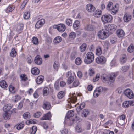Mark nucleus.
<instances>
[{"label":"nucleus","instance_id":"nucleus-1","mask_svg":"<svg viewBox=\"0 0 134 134\" xmlns=\"http://www.w3.org/2000/svg\"><path fill=\"white\" fill-rule=\"evenodd\" d=\"M101 79L104 82L110 84L114 81L115 76L114 73H112L109 75L103 74L101 76Z\"/></svg>","mask_w":134,"mask_h":134},{"label":"nucleus","instance_id":"nucleus-2","mask_svg":"<svg viewBox=\"0 0 134 134\" xmlns=\"http://www.w3.org/2000/svg\"><path fill=\"white\" fill-rule=\"evenodd\" d=\"M109 31L106 29L100 30L98 32V37L101 39L104 40L107 38L109 36Z\"/></svg>","mask_w":134,"mask_h":134},{"label":"nucleus","instance_id":"nucleus-3","mask_svg":"<svg viewBox=\"0 0 134 134\" xmlns=\"http://www.w3.org/2000/svg\"><path fill=\"white\" fill-rule=\"evenodd\" d=\"M94 55L93 53L91 52H88L85 57L84 62L87 64H90L92 63L94 60Z\"/></svg>","mask_w":134,"mask_h":134},{"label":"nucleus","instance_id":"nucleus-4","mask_svg":"<svg viewBox=\"0 0 134 134\" xmlns=\"http://www.w3.org/2000/svg\"><path fill=\"white\" fill-rule=\"evenodd\" d=\"M113 19L112 16L110 14H105L102 16L101 20L104 24L110 22Z\"/></svg>","mask_w":134,"mask_h":134},{"label":"nucleus","instance_id":"nucleus-5","mask_svg":"<svg viewBox=\"0 0 134 134\" xmlns=\"http://www.w3.org/2000/svg\"><path fill=\"white\" fill-rule=\"evenodd\" d=\"M96 60L97 64H103L105 63L107 59L104 56H101L97 57L96 58Z\"/></svg>","mask_w":134,"mask_h":134},{"label":"nucleus","instance_id":"nucleus-6","mask_svg":"<svg viewBox=\"0 0 134 134\" xmlns=\"http://www.w3.org/2000/svg\"><path fill=\"white\" fill-rule=\"evenodd\" d=\"M66 76L68 77L67 83L69 84H71L74 80V77L72 76L71 72L70 71H68L66 73Z\"/></svg>","mask_w":134,"mask_h":134},{"label":"nucleus","instance_id":"nucleus-7","mask_svg":"<svg viewBox=\"0 0 134 134\" xmlns=\"http://www.w3.org/2000/svg\"><path fill=\"white\" fill-rule=\"evenodd\" d=\"M124 94L130 99H132L134 97V94L133 92L129 89L125 90L124 92Z\"/></svg>","mask_w":134,"mask_h":134},{"label":"nucleus","instance_id":"nucleus-8","mask_svg":"<svg viewBox=\"0 0 134 134\" xmlns=\"http://www.w3.org/2000/svg\"><path fill=\"white\" fill-rule=\"evenodd\" d=\"M122 105L125 108H127L130 106H133L134 105V101H125L123 103Z\"/></svg>","mask_w":134,"mask_h":134},{"label":"nucleus","instance_id":"nucleus-9","mask_svg":"<svg viewBox=\"0 0 134 134\" xmlns=\"http://www.w3.org/2000/svg\"><path fill=\"white\" fill-rule=\"evenodd\" d=\"M131 19V16L130 14L128 13H126L124 14L123 17L124 21L127 23L129 22Z\"/></svg>","mask_w":134,"mask_h":134},{"label":"nucleus","instance_id":"nucleus-10","mask_svg":"<svg viewBox=\"0 0 134 134\" xmlns=\"http://www.w3.org/2000/svg\"><path fill=\"white\" fill-rule=\"evenodd\" d=\"M45 22L44 19H42L37 22L35 24V27L36 28L38 29L41 27L43 25Z\"/></svg>","mask_w":134,"mask_h":134},{"label":"nucleus","instance_id":"nucleus-11","mask_svg":"<svg viewBox=\"0 0 134 134\" xmlns=\"http://www.w3.org/2000/svg\"><path fill=\"white\" fill-rule=\"evenodd\" d=\"M74 111L72 110L69 111L67 113L66 116L65 118V122L66 123V120H69L70 118L74 116Z\"/></svg>","mask_w":134,"mask_h":134},{"label":"nucleus","instance_id":"nucleus-12","mask_svg":"<svg viewBox=\"0 0 134 134\" xmlns=\"http://www.w3.org/2000/svg\"><path fill=\"white\" fill-rule=\"evenodd\" d=\"M57 29L60 32H63L65 31L66 27L64 25L60 24L58 25Z\"/></svg>","mask_w":134,"mask_h":134},{"label":"nucleus","instance_id":"nucleus-13","mask_svg":"<svg viewBox=\"0 0 134 134\" xmlns=\"http://www.w3.org/2000/svg\"><path fill=\"white\" fill-rule=\"evenodd\" d=\"M51 115L50 112H48L44 115L41 118V119L43 120H50L51 119Z\"/></svg>","mask_w":134,"mask_h":134},{"label":"nucleus","instance_id":"nucleus-14","mask_svg":"<svg viewBox=\"0 0 134 134\" xmlns=\"http://www.w3.org/2000/svg\"><path fill=\"white\" fill-rule=\"evenodd\" d=\"M35 62L36 64L40 65L42 63V60L40 56L37 55L35 58Z\"/></svg>","mask_w":134,"mask_h":134},{"label":"nucleus","instance_id":"nucleus-15","mask_svg":"<svg viewBox=\"0 0 134 134\" xmlns=\"http://www.w3.org/2000/svg\"><path fill=\"white\" fill-rule=\"evenodd\" d=\"M118 36L119 37H123L125 36V33L123 30L121 29H119L116 31Z\"/></svg>","mask_w":134,"mask_h":134},{"label":"nucleus","instance_id":"nucleus-16","mask_svg":"<svg viewBox=\"0 0 134 134\" xmlns=\"http://www.w3.org/2000/svg\"><path fill=\"white\" fill-rule=\"evenodd\" d=\"M107 28L109 30L114 31L117 29V26L114 24H109L108 25Z\"/></svg>","mask_w":134,"mask_h":134},{"label":"nucleus","instance_id":"nucleus-17","mask_svg":"<svg viewBox=\"0 0 134 134\" xmlns=\"http://www.w3.org/2000/svg\"><path fill=\"white\" fill-rule=\"evenodd\" d=\"M44 79V77L42 76H39L37 77L36 80L37 83L38 84H40L43 81Z\"/></svg>","mask_w":134,"mask_h":134},{"label":"nucleus","instance_id":"nucleus-18","mask_svg":"<svg viewBox=\"0 0 134 134\" xmlns=\"http://www.w3.org/2000/svg\"><path fill=\"white\" fill-rule=\"evenodd\" d=\"M125 116V115L122 114L119 116V118L118 119V121L120 124H123L124 123Z\"/></svg>","mask_w":134,"mask_h":134},{"label":"nucleus","instance_id":"nucleus-19","mask_svg":"<svg viewBox=\"0 0 134 134\" xmlns=\"http://www.w3.org/2000/svg\"><path fill=\"white\" fill-rule=\"evenodd\" d=\"M31 72L32 74L35 75H37L39 74L40 70L37 68L34 67L32 69Z\"/></svg>","mask_w":134,"mask_h":134},{"label":"nucleus","instance_id":"nucleus-20","mask_svg":"<svg viewBox=\"0 0 134 134\" xmlns=\"http://www.w3.org/2000/svg\"><path fill=\"white\" fill-rule=\"evenodd\" d=\"M12 107V105L10 104L5 105L3 107V110L5 112L9 111Z\"/></svg>","mask_w":134,"mask_h":134},{"label":"nucleus","instance_id":"nucleus-21","mask_svg":"<svg viewBox=\"0 0 134 134\" xmlns=\"http://www.w3.org/2000/svg\"><path fill=\"white\" fill-rule=\"evenodd\" d=\"M43 107L46 110H49L51 107L50 104L48 101H45L44 102Z\"/></svg>","mask_w":134,"mask_h":134},{"label":"nucleus","instance_id":"nucleus-22","mask_svg":"<svg viewBox=\"0 0 134 134\" xmlns=\"http://www.w3.org/2000/svg\"><path fill=\"white\" fill-rule=\"evenodd\" d=\"M102 14V11L99 9H97L95 11L94 13V16L96 17H99Z\"/></svg>","mask_w":134,"mask_h":134},{"label":"nucleus","instance_id":"nucleus-23","mask_svg":"<svg viewBox=\"0 0 134 134\" xmlns=\"http://www.w3.org/2000/svg\"><path fill=\"white\" fill-rule=\"evenodd\" d=\"M62 41L61 37L58 36L55 37L53 40V42L55 44L59 43Z\"/></svg>","mask_w":134,"mask_h":134},{"label":"nucleus","instance_id":"nucleus-24","mask_svg":"<svg viewBox=\"0 0 134 134\" xmlns=\"http://www.w3.org/2000/svg\"><path fill=\"white\" fill-rule=\"evenodd\" d=\"M80 25V23L79 21L76 20L74 23L73 27L75 29H77L79 27Z\"/></svg>","mask_w":134,"mask_h":134},{"label":"nucleus","instance_id":"nucleus-25","mask_svg":"<svg viewBox=\"0 0 134 134\" xmlns=\"http://www.w3.org/2000/svg\"><path fill=\"white\" fill-rule=\"evenodd\" d=\"M0 86L1 87L5 88L7 87L8 85L5 81L2 80L0 81Z\"/></svg>","mask_w":134,"mask_h":134},{"label":"nucleus","instance_id":"nucleus-26","mask_svg":"<svg viewBox=\"0 0 134 134\" xmlns=\"http://www.w3.org/2000/svg\"><path fill=\"white\" fill-rule=\"evenodd\" d=\"M96 53L97 55H100L102 53V50L100 47L98 46L96 48Z\"/></svg>","mask_w":134,"mask_h":134},{"label":"nucleus","instance_id":"nucleus-27","mask_svg":"<svg viewBox=\"0 0 134 134\" xmlns=\"http://www.w3.org/2000/svg\"><path fill=\"white\" fill-rule=\"evenodd\" d=\"M80 84V82L78 79H75L72 85V87H76L78 86Z\"/></svg>","mask_w":134,"mask_h":134},{"label":"nucleus","instance_id":"nucleus-28","mask_svg":"<svg viewBox=\"0 0 134 134\" xmlns=\"http://www.w3.org/2000/svg\"><path fill=\"white\" fill-rule=\"evenodd\" d=\"M89 113V111L87 109H85L82 111V116L86 117L88 115Z\"/></svg>","mask_w":134,"mask_h":134},{"label":"nucleus","instance_id":"nucleus-29","mask_svg":"<svg viewBox=\"0 0 134 134\" xmlns=\"http://www.w3.org/2000/svg\"><path fill=\"white\" fill-rule=\"evenodd\" d=\"M3 116L5 120H8L10 118V114L7 112H5L3 114Z\"/></svg>","mask_w":134,"mask_h":134},{"label":"nucleus","instance_id":"nucleus-30","mask_svg":"<svg viewBox=\"0 0 134 134\" xmlns=\"http://www.w3.org/2000/svg\"><path fill=\"white\" fill-rule=\"evenodd\" d=\"M37 131V127L36 126H33L30 130V133L31 134H35Z\"/></svg>","mask_w":134,"mask_h":134},{"label":"nucleus","instance_id":"nucleus-31","mask_svg":"<svg viewBox=\"0 0 134 134\" xmlns=\"http://www.w3.org/2000/svg\"><path fill=\"white\" fill-rule=\"evenodd\" d=\"M126 60V56L125 55H122L120 59V61L122 63H125Z\"/></svg>","mask_w":134,"mask_h":134},{"label":"nucleus","instance_id":"nucleus-32","mask_svg":"<svg viewBox=\"0 0 134 134\" xmlns=\"http://www.w3.org/2000/svg\"><path fill=\"white\" fill-rule=\"evenodd\" d=\"M49 92V88L47 87H44L43 90V93L45 96H46L48 95Z\"/></svg>","mask_w":134,"mask_h":134},{"label":"nucleus","instance_id":"nucleus-33","mask_svg":"<svg viewBox=\"0 0 134 134\" xmlns=\"http://www.w3.org/2000/svg\"><path fill=\"white\" fill-rule=\"evenodd\" d=\"M127 51L128 52L131 53L134 51V46L132 44H131L128 48Z\"/></svg>","mask_w":134,"mask_h":134},{"label":"nucleus","instance_id":"nucleus-34","mask_svg":"<svg viewBox=\"0 0 134 134\" xmlns=\"http://www.w3.org/2000/svg\"><path fill=\"white\" fill-rule=\"evenodd\" d=\"M87 45L85 43L82 44L80 47V50L81 52H83L86 50V48Z\"/></svg>","mask_w":134,"mask_h":134},{"label":"nucleus","instance_id":"nucleus-35","mask_svg":"<svg viewBox=\"0 0 134 134\" xmlns=\"http://www.w3.org/2000/svg\"><path fill=\"white\" fill-rule=\"evenodd\" d=\"M106 89L105 88H103L102 87H99L97 88L96 90L100 94L104 91H105Z\"/></svg>","mask_w":134,"mask_h":134},{"label":"nucleus","instance_id":"nucleus-36","mask_svg":"<svg viewBox=\"0 0 134 134\" xmlns=\"http://www.w3.org/2000/svg\"><path fill=\"white\" fill-rule=\"evenodd\" d=\"M16 54V52L14 48L12 49L10 55L12 57H14L15 56Z\"/></svg>","mask_w":134,"mask_h":134},{"label":"nucleus","instance_id":"nucleus-37","mask_svg":"<svg viewBox=\"0 0 134 134\" xmlns=\"http://www.w3.org/2000/svg\"><path fill=\"white\" fill-rule=\"evenodd\" d=\"M64 95V93L63 91H60L59 92L58 94V98L61 99L63 97Z\"/></svg>","mask_w":134,"mask_h":134},{"label":"nucleus","instance_id":"nucleus-38","mask_svg":"<svg viewBox=\"0 0 134 134\" xmlns=\"http://www.w3.org/2000/svg\"><path fill=\"white\" fill-rule=\"evenodd\" d=\"M37 121L36 120L31 119L27 121L26 122V123L27 124H35Z\"/></svg>","mask_w":134,"mask_h":134},{"label":"nucleus","instance_id":"nucleus-39","mask_svg":"<svg viewBox=\"0 0 134 134\" xmlns=\"http://www.w3.org/2000/svg\"><path fill=\"white\" fill-rule=\"evenodd\" d=\"M30 16V13L28 12H25L24 13V17L25 19H28Z\"/></svg>","mask_w":134,"mask_h":134},{"label":"nucleus","instance_id":"nucleus-40","mask_svg":"<svg viewBox=\"0 0 134 134\" xmlns=\"http://www.w3.org/2000/svg\"><path fill=\"white\" fill-rule=\"evenodd\" d=\"M32 42L35 45L38 44V41L37 38L36 37H34L32 39Z\"/></svg>","mask_w":134,"mask_h":134},{"label":"nucleus","instance_id":"nucleus-41","mask_svg":"<svg viewBox=\"0 0 134 134\" xmlns=\"http://www.w3.org/2000/svg\"><path fill=\"white\" fill-rule=\"evenodd\" d=\"M85 29L87 31H91L93 30V26L91 25L87 26L85 27Z\"/></svg>","mask_w":134,"mask_h":134},{"label":"nucleus","instance_id":"nucleus-42","mask_svg":"<svg viewBox=\"0 0 134 134\" xmlns=\"http://www.w3.org/2000/svg\"><path fill=\"white\" fill-rule=\"evenodd\" d=\"M76 37V34L75 32H71L69 35V38L72 39H74Z\"/></svg>","mask_w":134,"mask_h":134},{"label":"nucleus","instance_id":"nucleus-43","mask_svg":"<svg viewBox=\"0 0 134 134\" xmlns=\"http://www.w3.org/2000/svg\"><path fill=\"white\" fill-rule=\"evenodd\" d=\"M109 11L111 13L113 14L114 15L116 14L118 11V9H109Z\"/></svg>","mask_w":134,"mask_h":134},{"label":"nucleus","instance_id":"nucleus-44","mask_svg":"<svg viewBox=\"0 0 134 134\" xmlns=\"http://www.w3.org/2000/svg\"><path fill=\"white\" fill-rule=\"evenodd\" d=\"M21 80L22 81H25L27 79V77L25 74H22L20 75Z\"/></svg>","mask_w":134,"mask_h":134},{"label":"nucleus","instance_id":"nucleus-45","mask_svg":"<svg viewBox=\"0 0 134 134\" xmlns=\"http://www.w3.org/2000/svg\"><path fill=\"white\" fill-rule=\"evenodd\" d=\"M75 63L77 65H80L81 63V59L80 58H77L75 60Z\"/></svg>","mask_w":134,"mask_h":134},{"label":"nucleus","instance_id":"nucleus-46","mask_svg":"<svg viewBox=\"0 0 134 134\" xmlns=\"http://www.w3.org/2000/svg\"><path fill=\"white\" fill-rule=\"evenodd\" d=\"M66 24L69 26H71L72 25V20L70 19H66Z\"/></svg>","mask_w":134,"mask_h":134},{"label":"nucleus","instance_id":"nucleus-47","mask_svg":"<svg viewBox=\"0 0 134 134\" xmlns=\"http://www.w3.org/2000/svg\"><path fill=\"white\" fill-rule=\"evenodd\" d=\"M76 100V97L75 96H72L70 98V100L71 102L73 103H75Z\"/></svg>","mask_w":134,"mask_h":134},{"label":"nucleus","instance_id":"nucleus-48","mask_svg":"<svg viewBox=\"0 0 134 134\" xmlns=\"http://www.w3.org/2000/svg\"><path fill=\"white\" fill-rule=\"evenodd\" d=\"M75 129L76 131L78 132H80L82 131V129L80 125H77Z\"/></svg>","mask_w":134,"mask_h":134},{"label":"nucleus","instance_id":"nucleus-49","mask_svg":"<svg viewBox=\"0 0 134 134\" xmlns=\"http://www.w3.org/2000/svg\"><path fill=\"white\" fill-rule=\"evenodd\" d=\"M9 90L11 93H15V91L14 88L12 85H10L9 87Z\"/></svg>","mask_w":134,"mask_h":134},{"label":"nucleus","instance_id":"nucleus-50","mask_svg":"<svg viewBox=\"0 0 134 134\" xmlns=\"http://www.w3.org/2000/svg\"><path fill=\"white\" fill-rule=\"evenodd\" d=\"M100 75L99 74H97L95 77L93 79V81L94 82H95L98 81L100 77Z\"/></svg>","mask_w":134,"mask_h":134},{"label":"nucleus","instance_id":"nucleus-51","mask_svg":"<svg viewBox=\"0 0 134 134\" xmlns=\"http://www.w3.org/2000/svg\"><path fill=\"white\" fill-rule=\"evenodd\" d=\"M23 28V25L22 24L18 25L17 27V29L18 31L22 30Z\"/></svg>","mask_w":134,"mask_h":134},{"label":"nucleus","instance_id":"nucleus-52","mask_svg":"<svg viewBox=\"0 0 134 134\" xmlns=\"http://www.w3.org/2000/svg\"><path fill=\"white\" fill-rule=\"evenodd\" d=\"M30 117V114L29 112H26L23 115V117L25 119H27Z\"/></svg>","mask_w":134,"mask_h":134},{"label":"nucleus","instance_id":"nucleus-53","mask_svg":"<svg viewBox=\"0 0 134 134\" xmlns=\"http://www.w3.org/2000/svg\"><path fill=\"white\" fill-rule=\"evenodd\" d=\"M129 67L128 66H123L121 69V70L123 72H125L126 71L129 69Z\"/></svg>","mask_w":134,"mask_h":134},{"label":"nucleus","instance_id":"nucleus-54","mask_svg":"<svg viewBox=\"0 0 134 134\" xmlns=\"http://www.w3.org/2000/svg\"><path fill=\"white\" fill-rule=\"evenodd\" d=\"M67 120L68 121V122L69 123V125L70 126L72 125L75 122V120L73 119H71L70 120V119L69 120H66V121Z\"/></svg>","mask_w":134,"mask_h":134},{"label":"nucleus","instance_id":"nucleus-55","mask_svg":"<svg viewBox=\"0 0 134 134\" xmlns=\"http://www.w3.org/2000/svg\"><path fill=\"white\" fill-rule=\"evenodd\" d=\"M100 94L96 90H95L94 91L93 95L94 97L96 98Z\"/></svg>","mask_w":134,"mask_h":134},{"label":"nucleus","instance_id":"nucleus-56","mask_svg":"<svg viewBox=\"0 0 134 134\" xmlns=\"http://www.w3.org/2000/svg\"><path fill=\"white\" fill-rule=\"evenodd\" d=\"M86 8H95L93 5L91 4H87L86 6Z\"/></svg>","mask_w":134,"mask_h":134},{"label":"nucleus","instance_id":"nucleus-57","mask_svg":"<svg viewBox=\"0 0 134 134\" xmlns=\"http://www.w3.org/2000/svg\"><path fill=\"white\" fill-rule=\"evenodd\" d=\"M28 2L27 0H25L23 2L22 4L21 5V8H23L25 5Z\"/></svg>","mask_w":134,"mask_h":134},{"label":"nucleus","instance_id":"nucleus-58","mask_svg":"<svg viewBox=\"0 0 134 134\" xmlns=\"http://www.w3.org/2000/svg\"><path fill=\"white\" fill-rule=\"evenodd\" d=\"M95 73L94 69L92 68H90L89 69V74L90 76H92Z\"/></svg>","mask_w":134,"mask_h":134},{"label":"nucleus","instance_id":"nucleus-59","mask_svg":"<svg viewBox=\"0 0 134 134\" xmlns=\"http://www.w3.org/2000/svg\"><path fill=\"white\" fill-rule=\"evenodd\" d=\"M24 126V125L23 124L20 123L17 126L16 129L18 130H20L23 128Z\"/></svg>","mask_w":134,"mask_h":134},{"label":"nucleus","instance_id":"nucleus-60","mask_svg":"<svg viewBox=\"0 0 134 134\" xmlns=\"http://www.w3.org/2000/svg\"><path fill=\"white\" fill-rule=\"evenodd\" d=\"M68 133V130L66 129H65L61 131V134H67Z\"/></svg>","mask_w":134,"mask_h":134},{"label":"nucleus","instance_id":"nucleus-61","mask_svg":"<svg viewBox=\"0 0 134 134\" xmlns=\"http://www.w3.org/2000/svg\"><path fill=\"white\" fill-rule=\"evenodd\" d=\"M15 100L14 102H16L18 101V100H20V97L19 95H16L14 97Z\"/></svg>","mask_w":134,"mask_h":134},{"label":"nucleus","instance_id":"nucleus-62","mask_svg":"<svg viewBox=\"0 0 134 134\" xmlns=\"http://www.w3.org/2000/svg\"><path fill=\"white\" fill-rule=\"evenodd\" d=\"M113 122V121L111 120H109L106 123L104 124V126L110 125H111Z\"/></svg>","mask_w":134,"mask_h":134},{"label":"nucleus","instance_id":"nucleus-63","mask_svg":"<svg viewBox=\"0 0 134 134\" xmlns=\"http://www.w3.org/2000/svg\"><path fill=\"white\" fill-rule=\"evenodd\" d=\"M110 41L112 43H114L116 41V39L115 37L112 38L110 39Z\"/></svg>","mask_w":134,"mask_h":134},{"label":"nucleus","instance_id":"nucleus-64","mask_svg":"<svg viewBox=\"0 0 134 134\" xmlns=\"http://www.w3.org/2000/svg\"><path fill=\"white\" fill-rule=\"evenodd\" d=\"M77 74L78 76L80 78H81L82 76V72L80 71H79L77 73Z\"/></svg>","mask_w":134,"mask_h":134}]
</instances>
